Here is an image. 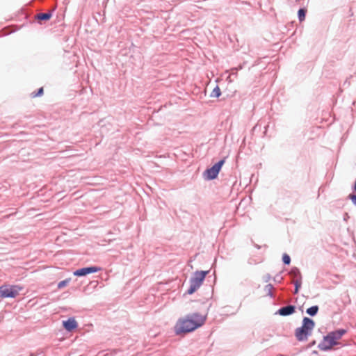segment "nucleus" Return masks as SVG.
Wrapping results in <instances>:
<instances>
[{"instance_id":"nucleus-20","label":"nucleus","mask_w":356,"mask_h":356,"mask_svg":"<svg viewBox=\"0 0 356 356\" xmlns=\"http://www.w3.org/2000/svg\"><path fill=\"white\" fill-rule=\"evenodd\" d=\"M282 280H283L282 277L279 274L276 275L273 277V281L275 282H278V283H280L282 281Z\"/></svg>"},{"instance_id":"nucleus-1","label":"nucleus","mask_w":356,"mask_h":356,"mask_svg":"<svg viewBox=\"0 0 356 356\" xmlns=\"http://www.w3.org/2000/svg\"><path fill=\"white\" fill-rule=\"evenodd\" d=\"M205 318L197 313L188 315L185 318L179 319L175 326V332L177 335L192 332L202 326Z\"/></svg>"},{"instance_id":"nucleus-14","label":"nucleus","mask_w":356,"mask_h":356,"mask_svg":"<svg viewBox=\"0 0 356 356\" xmlns=\"http://www.w3.org/2000/svg\"><path fill=\"white\" fill-rule=\"evenodd\" d=\"M273 289V286L271 284H268L265 286L264 290L267 292V295L269 296L270 298H273L274 295L272 292V290Z\"/></svg>"},{"instance_id":"nucleus-15","label":"nucleus","mask_w":356,"mask_h":356,"mask_svg":"<svg viewBox=\"0 0 356 356\" xmlns=\"http://www.w3.org/2000/svg\"><path fill=\"white\" fill-rule=\"evenodd\" d=\"M221 95L220 89V88L216 86L213 91L211 92V97H219Z\"/></svg>"},{"instance_id":"nucleus-10","label":"nucleus","mask_w":356,"mask_h":356,"mask_svg":"<svg viewBox=\"0 0 356 356\" xmlns=\"http://www.w3.org/2000/svg\"><path fill=\"white\" fill-rule=\"evenodd\" d=\"M289 274L293 278H296V280H302L300 271L297 267H293L291 269Z\"/></svg>"},{"instance_id":"nucleus-18","label":"nucleus","mask_w":356,"mask_h":356,"mask_svg":"<svg viewBox=\"0 0 356 356\" xmlns=\"http://www.w3.org/2000/svg\"><path fill=\"white\" fill-rule=\"evenodd\" d=\"M282 261L286 265H289L291 263V257L289 254L284 253L282 257Z\"/></svg>"},{"instance_id":"nucleus-9","label":"nucleus","mask_w":356,"mask_h":356,"mask_svg":"<svg viewBox=\"0 0 356 356\" xmlns=\"http://www.w3.org/2000/svg\"><path fill=\"white\" fill-rule=\"evenodd\" d=\"M63 325L66 330L70 332L77 327L78 323L74 318H69L63 321Z\"/></svg>"},{"instance_id":"nucleus-7","label":"nucleus","mask_w":356,"mask_h":356,"mask_svg":"<svg viewBox=\"0 0 356 356\" xmlns=\"http://www.w3.org/2000/svg\"><path fill=\"white\" fill-rule=\"evenodd\" d=\"M101 268L97 266H90L77 269L73 274L75 276L82 277L86 276L88 274L95 273L100 270Z\"/></svg>"},{"instance_id":"nucleus-19","label":"nucleus","mask_w":356,"mask_h":356,"mask_svg":"<svg viewBox=\"0 0 356 356\" xmlns=\"http://www.w3.org/2000/svg\"><path fill=\"white\" fill-rule=\"evenodd\" d=\"M43 94V88H40L38 89L36 93L33 92L32 95L33 97L41 96Z\"/></svg>"},{"instance_id":"nucleus-22","label":"nucleus","mask_w":356,"mask_h":356,"mask_svg":"<svg viewBox=\"0 0 356 356\" xmlns=\"http://www.w3.org/2000/svg\"><path fill=\"white\" fill-rule=\"evenodd\" d=\"M271 279V276L270 274H266L265 275L263 276V280L264 282H268Z\"/></svg>"},{"instance_id":"nucleus-21","label":"nucleus","mask_w":356,"mask_h":356,"mask_svg":"<svg viewBox=\"0 0 356 356\" xmlns=\"http://www.w3.org/2000/svg\"><path fill=\"white\" fill-rule=\"evenodd\" d=\"M348 198L352 201L353 204L356 206V195L350 194Z\"/></svg>"},{"instance_id":"nucleus-3","label":"nucleus","mask_w":356,"mask_h":356,"mask_svg":"<svg viewBox=\"0 0 356 356\" xmlns=\"http://www.w3.org/2000/svg\"><path fill=\"white\" fill-rule=\"evenodd\" d=\"M314 327L315 323L312 319L308 317H304L302 326L296 328L295 330V336L297 340L299 341H307L309 336L312 334Z\"/></svg>"},{"instance_id":"nucleus-2","label":"nucleus","mask_w":356,"mask_h":356,"mask_svg":"<svg viewBox=\"0 0 356 356\" xmlns=\"http://www.w3.org/2000/svg\"><path fill=\"white\" fill-rule=\"evenodd\" d=\"M346 332L345 329H339L329 332L327 335L323 337V339L319 343L318 348L323 351L330 350L334 346L338 344L337 341L340 339Z\"/></svg>"},{"instance_id":"nucleus-8","label":"nucleus","mask_w":356,"mask_h":356,"mask_svg":"<svg viewBox=\"0 0 356 356\" xmlns=\"http://www.w3.org/2000/svg\"><path fill=\"white\" fill-rule=\"evenodd\" d=\"M295 311L296 307L294 305H289L280 307L275 314L282 316H286L293 314Z\"/></svg>"},{"instance_id":"nucleus-4","label":"nucleus","mask_w":356,"mask_h":356,"mask_svg":"<svg viewBox=\"0 0 356 356\" xmlns=\"http://www.w3.org/2000/svg\"><path fill=\"white\" fill-rule=\"evenodd\" d=\"M209 271L207 270L195 272L193 276L190 279V286L186 293L189 295L195 293L202 285Z\"/></svg>"},{"instance_id":"nucleus-12","label":"nucleus","mask_w":356,"mask_h":356,"mask_svg":"<svg viewBox=\"0 0 356 356\" xmlns=\"http://www.w3.org/2000/svg\"><path fill=\"white\" fill-rule=\"evenodd\" d=\"M51 17V13H42L37 15L36 18L40 21L49 20Z\"/></svg>"},{"instance_id":"nucleus-6","label":"nucleus","mask_w":356,"mask_h":356,"mask_svg":"<svg viewBox=\"0 0 356 356\" xmlns=\"http://www.w3.org/2000/svg\"><path fill=\"white\" fill-rule=\"evenodd\" d=\"M224 163L225 159H221L212 167L207 169L204 172L205 179L207 180L216 179Z\"/></svg>"},{"instance_id":"nucleus-13","label":"nucleus","mask_w":356,"mask_h":356,"mask_svg":"<svg viewBox=\"0 0 356 356\" xmlns=\"http://www.w3.org/2000/svg\"><path fill=\"white\" fill-rule=\"evenodd\" d=\"M306 9L305 8H300L298 12V16L300 22H302L305 19L306 15Z\"/></svg>"},{"instance_id":"nucleus-5","label":"nucleus","mask_w":356,"mask_h":356,"mask_svg":"<svg viewBox=\"0 0 356 356\" xmlns=\"http://www.w3.org/2000/svg\"><path fill=\"white\" fill-rule=\"evenodd\" d=\"M22 289L18 285H2L0 286V298H15Z\"/></svg>"},{"instance_id":"nucleus-17","label":"nucleus","mask_w":356,"mask_h":356,"mask_svg":"<svg viewBox=\"0 0 356 356\" xmlns=\"http://www.w3.org/2000/svg\"><path fill=\"white\" fill-rule=\"evenodd\" d=\"M70 280H71V279L68 278V279H65V280H64L63 281H60L58 284V289H62V288L65 287V286H67L70 283Z\"/></svg>"},{"instance_id":"nucleus-16","label":"nucleus","mask_w":356,"mask_h":356,"mask_svg":"<svg viewBox=\"0 0 356 356\" xmlns=\"http://www.w3.org/2000/svg\"><path fill=\"white\" fill-rule=\"evenodd\" d=\"M293 284L295 286L294 293L297 294L299 291L300 286H301L302 281H301V280H296V281L293 282Z\"/></svg>"},{"instance_id":"nucleus-11","label":"nucleus","mask_w":356,"mask_h":356,"mask_svg":"<svg viewBox=\"0 0 356 356\" xmlns=\"http://www.w3.org/2000/svg\"><path fill=\"white\" fill-rule=\"evenodd\" d=\"M318 309V305H314L307 309L306 313L311 316H314L317 314Z\"/></svg>"}]
</instances>
